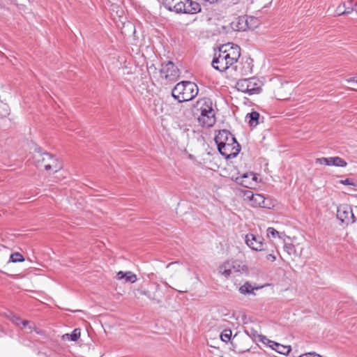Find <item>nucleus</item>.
<instances>
[{"label":"nucleus","instance_id":"bb28decb","mask_svg":"<svg viewBox=\"0 0 357 357\" xmlns=\"http://www.w3.org/2000/svg\"><path fill=\"white\" fill-rule=\"evenodd\" d=\"M340 183L343 185H353V186H357V184H356L354 181V179L352 178H346L344 180H340Z\"/></svg>","mask_w":357,"mask_h":357},{"label":"nucleus","instance_id":"2eb2a0df","mask_svg":"<svg viewBox=\"0 0 357 357\" xmlns=\"http://www.w3.org/2000/svg\"><path fill=\"white\" fill-rule=\"evenodd\" d=\"M251 205L254 207H261L266 208H270L271 204L268 203L266 198L259 194H255L251 201Z\"/></svg>","mask_w":357,"mask_h":357},{"label":"nucleus","instance_id":"39448f33","mask_svg":"<svg viewBox=\"0 0 357 357\" xmlns=\"http://www.w3.org/2000/svg\"><path fill=\"white\" fill-rule=\"evenodd\" d=\"M33 160L38 167H44L46 171L58 172L62 168L61 163L54 155L47 152H42L40 147L35 149Z\"/></svg>","mask_w":357,"mask_h":357},{"label":"nucleus","instance_id":"a878e982","mask_svg":"<svg viewBox=\"0 0 357 357\" xmlns=\"http://www.w3.org/2000/svg\"><path fill=\"white\" fill-rule=\"evenodd\" d=\"M284 250L290 255L295 251L294 246L291 243H285L284 245Z\"/></svg>","mask_w":357,"mask_h":357},{"label":"nucleus","instance_id":"c85d7f7f","mask_svg":"<svg viewBox=\"0 0 357 357\" xmlns=\"http://www.w3.org/2000/svg\"><path fill=\"white\" fill-rule=\"evenodd\" d=\"M10 319L13 321V323H14L17 326H20L22 324V321H23L20 317L15 315H13Z\"/></svg>","mask_w":357,"mask_h":357},{"label":"nucleus","instance_id":"9b49d317","mask_svg":"<svg viewBox=\"0 0 357 357\" xmlns=\"http://www.w3.org/2000/svg\"><path fill=\"white\" fill-rule=\"evenodd\" d=\"M245 241L247 245L253 250L262 251L266 249L264 238L261 236L248 234L245 235Z\"/></svg>","mask_w":357,"mask_h":357},{"label":"nucleus","instance_id":"72a5a7b5","mask_svg":"<svg viewBox=\"0 0 357 357\" xmlns=\"http://www.w3.org/2000/svg\"><path fill=\"white\" fill-rule=\"evenodd\" d=\"M178 264L177 261H175V262H172V263H169L167 265V268H169L171 266H172L173 264Z\"/></svg>","mask_w":357,"mask_h":357},{"label":"nucleus","instance_id":"f3484780","mask_svg":"<svg viewBox=\"0 0 357 357\" xmlns=\"http://www.w3.org/2000/svg\"><path fill=\"white\" fill-rule=\"evenodd\" d=\"M116 278L117 280L125 279L126 282H130L131 283H134L137 281V275L130 271L126 273L119 271L116 274Z\"/></svg>","mask_w":357,"mask_h":357},{"label":"nucleus","instance_id":"6e6552de","mask_svg":"<svg viewBox=\"0 0 357 357\" xmlns=\"http://www.w3.org/2000/svg\"><path fill=\"white\" fill-rule=\"evenodd\" d=\"M245 270V266L238 260L227 261L222 264L219 268V273L225 278H229Z\"/></svg>","mask_w":357,"mask_h":357},{"label":"nucleus","instance_id":"dca6fc26","mask_svg":"<svg viewBox=\"0 0 357 357\" xmlns=\"http://www.w3.org/2000/svg\"><path fill=\"white\" fill-rule=\"evenodd\" d=\"M231 27L235 31H245L248 28L247 20L244 17H241L236 22H231Z\"/></svg>","mask_w":357,"mask_h":357},{"label":"nucleus","instance_id":"cd10ccee","mask_svg":"<svg viewBox=\"0 0 357 357\" xmlns=\"http://www.w3.org/2000/svg\"><path fill=\"white\" fill-rule=\"evenodd\" d=\"M22 328H28L31 331L33 329V324L29 321L23 320L22 321Z\"/></svg>","mask_w":357,"mask_h":357},{"label":"nucleus","instance_id":"a211bd4d","mask_svg":"<svg viewBox=\"0 0 357 357\" xmlns=\"http://www.w3.org/2000/svg\"><path fill=\"white\" fill-rule=\"evenodd\" d=\"M259 114L257 112H252L247 114L245 120L251 127H256L259 123Z\"/></svg>","mask_w":357,"mask_h":357},{"label":"nucleus","instance_id":"5701e85b","mask_svg":"<svg viewBox=\"0 0 357 357\" xmlns=\"http://www.w3.org/2000/svg\"><path fill=\"white\" fill-rule=\"evenodd\" d=\"M255 194L253 193L252 191L250 190H246L243 192V196L245 200H248L251 202L252 198L254 197Z\"/></svg>","mask_w":357,"mask_h":357},{"label":"nucleus","instance_id":"c756f323","mask_svg":"<svg viewBox=\"0 0 357 357\" xmlns=\"http://www.w3.org/2000/svg\"><path fill=\"white\" fill-rule=\"evenodd\" d=\"M299 357H321V356L316 353H308V354L301 355Z\"/></svg>","mask_w":357,"mask_h":357},{"label":"nucleus","instance_id":"1a4fd4ad","mask_svg":"<svg viewBox=\"0 0 357 357\" xmlns=\"http://www.w3.org/2000/svg\"><path fill=\"white\" fill-rule=\"evenodd\" d=\"M160 74L167 82H176L179 77V70L173 62L167 61L162 64Z\"/></svg>","mask_w":357,"mask_h":357},{"label":"nucleus","instance_id":"4be33fe9","mask_svg":"<svg viewBox=\"0 0 357 357\" xmlns=\"http://www.w3.org/2000/svg\"><path fill=\"white\" fill-rule=\"evenodd\" d=\"M10 260L12 262H22L24 261V258L20 253L15 252L10 255Z\"/></svg>","mask_w":357,"mask_h":357},{"label":"nucleus","instance_id":"f03ea898","mask_svg":"<svg viewBox=\"0 0 357 357\" xmlns=\"http://www.w3.org/2000/svg\"><path fill=\"white\" fill-rule=\"evenodd\" d=\"M220 153L226 158L236 157L241 151V146L230 132L222 130L215 137Z\"/></svg>","mask_w":357,"mask_h":357},{"label":"nucleus","instance_id":"e433bc0d","mask_svg":"<svg viewBox=\"0 0 357 357\" xmlns=\"http://www.w3.org/2000/svg\"><path fill=\"white\" fill-rule=\"evenodd\" d=\"M356 82H357V77H356Z\"/></svg>","mask_w":357,"mask_h":357},{"label":"nucleus","instance_id":"c9c22d12","mask_svg":"<svg viewBox=\"0 0 357 357\" xmlns=\"http://www.w3.org/2000/svg\"><path fill=\"white\" fill-rule=\"evenodd\" d=\"M179 292H187V290L179 291Z\"/></svg>","mask_w":357,"mask_h":357},{"label":"nucleus","instance_id":"f704fd0d","mask_svg":"<svg viewBox=\"0 0 357 357\" xmlns=\"http://www.w3.org/2000/svg\"><path fill=\"white\" fill-rule=\"evenodd\" d=\"M342 14L349 13V10L348 11L344 10V11H342Z\"/></svg>","mask_w":357,"mask_h":357},{"label":"nucleus","instance_id":"473e14b6","mask_svg":"<svg viewBox=\"0 0 357 357\" xmlns=\"http://www.w3.org/2000/svg\"><path fill=\"white\" fill-rule=\"evenodd\" d=\"M356 79L355 77H351L350 79H347V82H356Z\"/></svg>","mask_w":357,"mask_h":357},{"label":"nucleus","instance_id":"7ed1b4c3","mask_svg":"<svg viewBox=\"0 0 357 357\" xmlns=\"http://www.w3.org/2000/svg\"><path fill=\"white\" fill-rule=\"evenodd\" d=\"M193 114L202 126L212 127L215 123L213 101L208 98L199 99L194 105Z\"/></svg>","mask_w":357,"mask_h":357},{"label":"nucleus","instance_id":"412c9836","mask_svg":"<svg viewBox=\"0 0 357 357\" xmlns=\"http://www.w3.org/2000/svg\"><path fill=\"white\" fill-rule=\"evenodd\" d=\"M231 336V331L229 329H225L222 332L220 335V338L223 342H227L228 341L230 340Z\"/></svg>","mask_w":357,"mask_h":357},{"label":"nucleus","instance_id":"0eeeda50","mask_svg":"<svg viewBox=\"0 0 357 357\" xmlns=\"http://www.w3.org/2000/svg\"><path fill=\"white\" fill-rule=\"evenodd\" d=\"M262 82L257 77L239 79L236 84L238 91L249 95L258 94L261 91Z\"/></svg>","mask_w":357,"mask_h":357},{"label":"nucleus","instance_id":"9d476101","mask_svg":"<svg viewBox=\"0 0 357 357\" xmlns=\"http://www.w3.org/2000/svg\"><path fill=\"white\" fill-rule=\"evenodd\" d=\"M337 218L342 222L347 225L356 222V218L354 215L351 207L348 204H342L337 207Z\"/></svg>","mask_w":357,"mask_h":357},{"label":"nucleus","instance_id":"423d86ee","mask_svg":"<svg viewBox=\"0 0 357 357\" xmlns=\"http://www.w3.org/2000/svg\"><path fill=\"white\" fill-rule=\"evenodd\" d=\"M169 10L177 13L196 14L201 11L200 5L192 0H163Z\"/></svg>","mask_w":357,"mask_h":357},{"label":"nucleus","instance_id":"f8f14e48","mask_svg":"<svg viewBox=\"0 0 357 357\" xmlns=\"http://www.w3.org/2000/svg\"><path fill=\"white\" fill-rule=\"evenodd\" d=\"M316 162L321 165L341 167H344L347 165V162L340 157L320 158L316 160Z\"/></svg>","mask_w":357,"mask_h":357},{"label":"nucleus","instance_id":"4468645a","mask_svg":"<svg viewBox=\"0 0 357 357\" xmlns=\"http://www.w3.org/2000/svg\"><path fill=\"white\" fill-rule=\"evenodd\" d=\"M267 341V344L273 350L282 355H287L291 351V346H286L264 337Z\"/></svg>","mask_w":357,"mask_h":357},{"label":"nucleus","instance_id":"ddd939ff","mask_svg":"<svg viewBox=\"0 0 357 357\" xmlns=\"http://www.w3.org/2000/svg\"><path fill=\"white\" fill-rule=\"evenodd\" d=\"M256 176L252 174H243V175L238 176L235 178V181L245 188H250L252 185V183L256 181Z\"/></svg>","mask_w":357,"mask_h":357},{"label":"nucleus","instance_id":"4c0bfd02","mask_svg":"<svg viewBox=\"0 0 357 357\" xmlns=\"http://www.w3.org/2000/svg\"><path fill=\"white\" fill-rule=\"evenodd\" d=\"M356 208H357V206H356Z\"/></svg>","mask_w":357,"mask_h":357},{"label":"nucleus","instance_id":"7c9ffc66","mask_svg":"<svg viewBox=\"0 0 357 357\" xmlns=\"http://www.w3.org/2000/svg\"><path fill=\"white\" fill-rule=\"evenodd\" d=\"M266 258L268 261H274L276 259L275 256L272 254L267 255Z\"/></svg>","mask_w":357,"mask_h":357},{"label":"nucleus","instance_id":"20e7f679","mask_svg":"<svg viewBox=\"0 0 357 357\" xmlns=\"http://www.w3.org/2000/svg\"><path fill=\"white\" fill-rule=\"evenodd\" d=\"M197 85L190 81H182L176 84L172 91V96L179 102L192 100L198 94Z\"/></svg>","mask_w":357,"mask_h":357},{"label":"nucleus","instance_id":"b1692460","mask_svg":"<svg viewBox=\"0 0 357 357\" xmlns=\"http://www.w3.org/2000/svg\"><path fill=\"white\" fill-rule=\"evenodd\" d=\"M139 291H140V294H143V295L146 296L149 299L153 300V301L156 300L155 292L151 293L149 291L140 290V289H139Z\"/></svg>","mask_w":357,"mask_h":357},{"label":"nucleus","instance_id":"6ab92c4d","mask_svg":"<svg viewBox=\"0 0 357 357\" xmlns=\"http://www.w3.org/2000/svg\"><path fill=\"white\" fill-rule=\"evenodd\" d=\"M259 287H254L248 282H246L243 285L239 288V291L242 294H253L255 289H258Z\"/></svg>","mask_w":357,"mask_h":357},{"label":"nucleus","instance_id":"2f4dec72","mask_svg":"<svg viewBox=\"0 0 357 357\" xmlns=\"http://www.w3.org/2000/svg\"><path fill=\"white\" fill-rule=\"evenodd\" d=\"M151 285L153 287L155 291L160 289V285L158 283H153Z\"/></svg>","mask_w":357,"mask_h":357},{"label":"nucleus","instance_id":"aec40b11","mask_svg":"<svg viewBox=\"0 0 357 357\" xmlns=\"http://www.w3.org/2000/svg\"><path fill=\"white\" fill-rule=\"evenodd\" d=\"M80 329L79 328H75L72 332L71 334H65L63 335V340H68L71 341H77L79 337H80Z\"/></svg>","mask_w":357,"mask_h":357},{"label":"nucleus","instance_id":"393cba45","mask_svg":"<svg viewBox=\"0 0 357 357\" xmlns=\"http://www.w3.org/2000/svg\"><path fill=\"white\" fill-rule=\"evenodd\" d=\"M267 236L268 237L272 236L273 238H275L276 236H278L279 238H281V236H280V233L273 227H268L267 229Z\"/></svg>","mask_w":357,"mask_h":357},{"label":"nucleus","instance_id":"f257e3e1","mask_svg":"<svg viewBox=\"0 0 357 357\" xmlns=\"http://www.w3.org/2000/svg\"><path fill=\"white\" fill-rule=\"evenodd\" d=\"M241 56V48L236 45L227 43L215 50L211 63L217 70L224 72L236 63Z\"/></svg>","mask_w":357,"mask_h":357}]
</instances>
